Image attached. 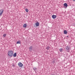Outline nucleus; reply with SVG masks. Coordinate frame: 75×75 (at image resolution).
Instances as JSON below:
<instances>
[{
  "label": "nucleus",
  "mask_w": 75,
  "mask_h": 75,
  "mask_svg": "<svg viewBox=\"0 0 75 75\" xmlns=\"http://www.w3.org/2000/svg\"><path fill=\"white\" fill-rule=\"evenodd\" d=\"M14 54V51L13 50H9L8 53V55L9 57H12L13 56V54Z\"/></svg>",
  "instance_id": "f257e3e1"
},
{
  "label": "nucleus",
  "mask_w": 75,
  "mask_h": 75,
  "mask_svg": "<svg viewBox=\"0 0 75 75\" xmlns=\"http://www.w3.org/2000/svg\"><path fill=\"white\" fill-rule=\"evenodd\" d=\"M4 11V10L3 9H1L0 10V16H1V15H2V14H3Z\"/></svg>",
  "instance_id": "f03ea898"
},
{
  "label": "nucleus",
  "mask_w": 75,
  "mask_h": 75,
  "mask_svg": "<svg viewBox=\"0 0 75 75\" xmlns=\"http://www.w3.org/2000/svg\"><path fill=\"white\" fill-rule=\"evenodd\" d=\"M18 65L20 67H22L23 66V64L21 62H19V63H18Z\"/></svg>",
  "instance_id": "7ed1b4c3"
},
{
  "label": "nucleus",
  "mask_w": 75,
  "mask_h": 75,
  "mask_svg": "<svg viewBox=\"0 0 75 75\" xmlns=\"http://www.w3.org/2000/svg\"><path fill=\"white\" fill-rule=\"evenodd\" d=\"M52 18H53V19H55L57 17V15H52Z\"/></svg>",
  "instance_id": "20e7f679"
},
{
  "label": "nucleus",
  "mask_w": 75,
  "mask_h": 75,
  "mask_svg": "<svg viewBox=\"0 0 75 75\" xmlns=\"http://www.w3.org/2000/svg\"><path fill=\"white\" fill-rule=\"evenodd\" d=\"M35 25L36 27H38V26H39V22H37L35 23Z\"/></svg>",
  "instance_id": "39448f33"
},
{
  "label": "nucleus",
  "mask_w": 75,
  "mask_h": 75,
  "mask_svg": "<svg viewBox=\"0 0 75 75\" xmlns=\"http://www.w3.org/2000/svg\"><path fill=\"white\" fill-rule=\"evenodd\" d=\"M29 50L30 51H31L33 50V46H31L29 47Z\"/></svg>",
  "instance_id": "423d86ee"
},
{
  "label": "nucleus",
  "mask_w": 75,
  "mask_h": 75,
  "mask_svg": "<svg viewBox=\"0 0 75 75\" xmlns=\"http://www.w3.org/2000/svg\"><path fill=\"white\" fill-rule=\"evenodd\" d=\"M13 55V57H17V53H15Z\"/></svg>",
  "instance_id": "0eeeda50"
},
{
  "label": "nucleus",
  "mask_w": 75,
  "mask_h": 75,
  "mask_svg": "<svg viewBox=\"0 0 75 75\" xmlns=\"http://www.w3.org/2000/svg\"><path fill=\"white\" fill-rule=\"evenodd\" d=\"M64 34H67L68 33V32H67V31L66 30H64Z\"/></svg>",
  "instance_id": "6e6552de"
},
{
  "label": "nucleus",
  "mask_w": 75,
  "mask_h": 75,
  "mask_svg": "<svg viewBox=\"0 0 75 75\" xmlns=\"http://www.w3.org/2000/svg\"><path fill=\"white\" fill-rule=\"evenodd\" d=\"M64 6L67 7L68 6V4H67L65 3L64 4Z\"/></svg>",
  "instance_id": "1a4fd4ad"
},
{
  "label": "nucleus",
  "mask_w": 75,
  "mask_h": 75,
  "mask_svg": "<svg viewBox=\"0 0 75 75\" xmlns=\"http://www.w3.org/2000/svg\"><path fill=\"white\" fill-rule=\"evenodd\" d=\"M26 27H27V24L25 23L23 25V27H24V28H26Z\"/></svg>",
  "instance_id": "9d476101"
},
{
  "label": "nucleus",
  "mask_w": 75,
  "mask_h": 75,
  "mask_svg": "<svg viewBox=\"0 0 75 75\" xmlns=\"http://www.w3.org/2000/svg\"><path fill=\"white\" fill-rule=\"evenodd\" d=\"M63 51V49H62V48H61L59 49V51L60 52H62Z\"/></svg>",
  "instance_id": "9b49d317"
},
{
  "label": "nucleus",
  "mask_w": 75,
  "mask_h": 75,
  "mask_svg": "<svg viewBox=\"0 0 75 75\" xmlns=\"http://www.w3.org/2000/svg\"><path fill=\"white\" fill-rule=\"evenodd\" d=\"M16 44H21V42H20V41H18L17 42Z\"/></svg>",
  "instance_id": "f8f14e48"
},
{
  "label": "nucleus",
  "mask_w": 75,
  "mask_h": 75,
  "mask_svg": "<svg viewBox=\"0 0 75 75\" xmlns=\"http://www.w3.org/2000/svg\"><path fill=\"white\" fill-rule=\"evenodd\" d=\"M37 68H36V67L33 68V69L34 71H37Z\"/></svg>",
  "instance_id": "ddd939ff"
},
{
  "label": "nucleus",
  "mask_w": 75,
  "mask_h": 75,
  "mask_svg": "<svg viewBox=\"0 0 75 75\" xmlns=\"http://www.w3.org/2000/svg\"><path fill=\"white\" fill-rule=\"evenodd\" d=\"M66 50H67L68 51H69V47H66Z\"/></svg>",
  "instance_id": "4468645a"
},
{
  "label": "nucleus",
  "mask_w": 75,
  "mask_h": 75,
  "mask_svg": "<svg viewBox=\"0 0 75 75\" xmlns=\"http://www.w3.org/2000/svg\"><path fill=\"white\" fill-rule=\"evenodd\" d=\"M46 48L47 50H49V49H50V47H46Z\"/></svg>",
  "instance_id": "2eb2a0df"
},
{
  "label": "nucleus",
  "mask_w": 75,
  "mask_h": 75,
  "mask_svg": "<svg viewBox=\"0 0 75 75\" xmlns=\"http://www.w3.org/2000/svg\"><path fill=\"white\" fill-rule=\"evenodd\" d=\"M25 11L27 12V13L28 12V9L27 8H26L25 9Z\"/></svg>",
  "instance_id": "dca6fc26"
},
{
  "label": "nucleus",
  "mask_w": 75,
  "mask_h": 75,
  "mask_svg": "<svg viewBox=\"0 0 75 75\" xmlns=\"http://www.w3.org/2000/svg\"><path fill=\"white\" fill-rule=\"evenodd\" d=\"M6 36V34H5L3 35V37H5Z\"/></svg>",
  "instance_id": "f3484780"
},
{
  "label": "nucleus",
  "mask_w": 75,
  "mask_h": 75,
  "mask_svg": "<svg viewBox=\"0 0 75 75\" xmlns=\"http://www.w3.org/2000/svg\"><path fill=\"white\" fill-rule=\"evenodd\" d=\"M73 1H75V0H73Z\"/></svg>",
  "instance_id": "a211bd4d"
},
{
  "label": "nucleus",
  "mask_w": 75,
  "mask_h": 75,
  "mask_svg": "<svg viewBox=\"0 0 75 75\" xmlns=\"http://www.w3.org/2000/svg\"><path fill=\"white\" fill-rule=\"evenodd\" d=\"M18 0L19 1V0Z\"/></svg>",
  "instance_id": "6ab92c4d"
}]
</instances>
